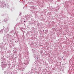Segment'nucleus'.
Listing matches in <instances>:
<instances>
[{
	"mask_svg": "<svg viewBox=\"0 0 74 74\" xmlns=\"http://www.w3.org/2000/svg\"><path fill=\"white\" fill-rule=\"evenodd\" d=\"M36 58L37 59H38V58Z\"/></svg>",
	"mask_w": 74,
	"mask_h": 74,
	"instance_id": "obj_1",
	"label": "nucleus"
},
{
	"mask_svg": "<svg viewBox=\"0 0 74 74\" xmlns=\"http://www.w3.org/2000/svg\"><path fill=\"white\" fill-rule=\"evenodd\" d=\"M24 22H26V21H24Z\"/></svg>",
	"mask_w": 74,
	"mask_h": 74,
	"instance_id": "obj_2",
	"label": "nucleus"
},
{
	"mask_svg": "<svg viewBox=\"0 0 74 74\" xmlns=\"http://www.w3.org/2000/svg\"><path fill=\"white\" fill-rule=\"evenodd\" d=\"M62 58H63V57H62Z\"/></svg>",
	"mask_w": 74,
	"mask_h": 74,
	"instance_id": "obj_3",
	"label": "nucleus"
}]
</instances>
